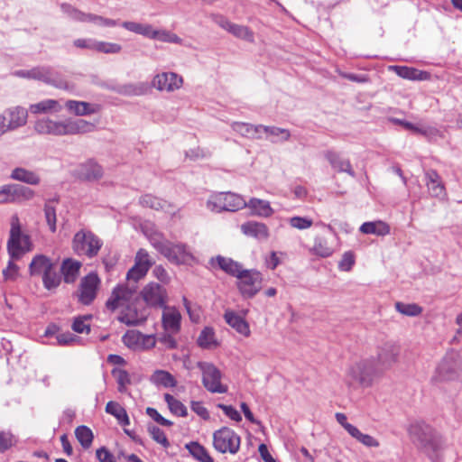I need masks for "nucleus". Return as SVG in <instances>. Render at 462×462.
I'll use <instances>...</instances> for the list:
<instances>
[{
  "label": "nucleus",
  "instance_id": "680f3d73",
  "mask_svg": "<svg viewBox=\"0 0 462 462\" xmlns=\"http://www.w3.org/2000/svg\"><path fill=\"white\" fill-rule=\"evenodd\" d=\"M14 203V184L0 187V204Z\"/></svg>",
  "mask_w": 462,
  "mask_h": 462
},
{
  "label": "nucleus",
  "instance_id": "4c0bfd02",
  "mask_svg": "<svg viewBox=\"0 0 462 462\" xmlns=\"http://www.w3.org/2000/svg\"><path fill=\"white\" fill-rule=\"evenodd\" d=\"M265 134V137L272 143H283L290 139L291 133L288 129L280 128L276 126H266L263 125L262 138Z\"/></svg>",
  "mask_w": 462,
  "mask_h": 462
},
{
  "label": "nucleus",
  "instance_id": "338daca9",
  "mask_svg": "<svg viewBox=\"0 0 462 462\" xmlns=\"http://www.w3.org/2000/svg\"><path fill=\"white\" fill-rule=\"evenodd\" d=\"M289 223L291 226L303 230L310 228L313 222L310 218L308 217H293L289 219Z\"/></svg>",
  "mask_w": 462,
  "mask_h": 462
},
{
  "label": "nucleus",
  "instance_id": "f03ea898",
  "mask_svg": "<svg viewBox=\"0 0 462 462\" xmlns=\"http://www.w3.org/2000/svg\"><path fill=\"white\" fill-rule=\"evenodd\" d=\"M143 233L149 238L152 245L171 263L191 264L196 261L192 253L184 245H173L165 240L162 234L157 231L144 229Z\"/></svg>",
  "mask_w": 462,
  "mask_h": 462
},
{
  "label": "nucleus",
  "instance_id": "09e8293b",
  "mask_svg": "<svg viewBox=\"0 0 462 462\" xmlns=\"http://www.w3.org/2000/svg\"><path fill=\"white\" fill-rule=\"evenodd\" d=\"M152 40H159L163 42L176 43L181 44L182 40L175 33L166 31V30H156L152 27Z\"/></svg>",
  "mask_w": 462,
  "mask_h": 462
},
{
  "label": "nucleus",
  "instance_id": "e2e57ef3",
  "mask_svg": "<svg viewBox=\"0 0 462 462\" xmlns=\"http://www.w3.org/2000/svg\"><path fill=\"white\" fill-rule=\"evenodd\" d=\"M90 316L78 317L74 319L72 324V329L77 333H88L90 330V325L88 320Z\"/></svg>",
  "mask_w": 462,
  "mask_h": 462
},
{
  "label": "nucleus",
  "instance_id": "6e6552de",
  "mask_svg": "<svg viewBox=\"0 0 462 462\" xmlns=\"http://www.w3.org/2000/svg\"><path fill=\"white\" fill-rule=\"evenodd\" d=\"M236 279L237 289L244 298L251 299L262 289L263 274L256 269H244Z\"/></svg>",
  "mask_w": 462,
  "mask_h": 462
},
{
  "label": "nucleus",
  "instance_id": "f257e3e1",
  "mask_svg": "<svg viewBox=\"0 0 462 462\" xmlns=\"http://www.w3.org/2000/svg\"><path fill=\"white\" fill-rule=\"evenodd\" d=\"M33 127L39 134L64 136L93 132L95 125L84 119L66 118L56 120L51 117H42L35 121Z\"/></svg>",
  "mask_w": 462,
  "mask_h": 462
},
{
  "label": "nucleus",
  "instance_id": "13d9d810",
  "mask_svg": "<svg viewBox=\"0 0 462 462\" xmlns=\"http://www.w3.org/2000/svg\"><path fill=\"white\" fill-rule=\"evenodd\" d=\"M122 50V46L116 42H103L97 40L96 51L105 54H116Z\"/></svg>",
  "mask_w": 462,
  "mask_h": 462
},
{
  "label": "nucleus",
  "instance_id": "c85d7f7f",
  "mask_svg": "<svg viewBox=\"0 0 462 462\" xmlns=\"http://www.w3.org/2000/svg\"><path fill=\"white\" fill-rule=\"evenodd\" d=\"M63 108V106L56 99H44L40 102L30 105L28 111L32 114H57Z\"/></svg>",
  "mask_w": 462,
  "mask_h": 462
},
{
  "label": "nucleus",
  "instance_id": "8fccbe9b",
  "mask_svg": "<svg viewBox=\"0 0 462 462\" xmlns=\"http://www.w3.org/2000/svg\"><path fill=\"white\" fill-rule=\"evenodd\" d=\"M350 430L352 432L349 435L364 446L367 448H378L380 446V442L375 438L361 432L356 427Z\"/></svg>",
  "mask_w": 462,
  "mask_h": 462
},
{
  "label": "nucleus",
  "instance_id": "6e6d98bb",
  "mask_svg": "<svg viewBox=\"0 0 462 462\" xmlns=\"http://www.w3.org/2000/svg\"><path fill=\"white\" fill-rule=\"evenodd\" d=\"M35 196L34 190L32 189L14 184V203H22L32 200Z\"/></svg>",
  "mask_w": 462,
  "mask_h": 462
},
{
  "label": "nucleus",
  "instance_id": "c756f323",
  "mask_svg": "<svg viewBox=\"0 0 462 462\" xmlns=\"http://www.w3.org/2000/svg\"><path fill=\"white\" fill-rule=\"evenodd\" d=\"M231 128L239 135L249 139H262L263 125H251L244 122H233Z\"/></svg>",
  "mask_w": 462,
  "mask_h": 462
},
{
  "label": "nucleus",
  "instance_id": "3c124183",
  "mask_svg": "<svg viewBox=\"0 0 462 462\" xmlns=\"http://www.w3.org/2000/svg\"><path fill=\"white\" fill-rule=\"evenodd\" d=\"M164 400L167 402L170 411L173 414H175L177 416H180V417L187 416L188 410H187L186 406L180 401L177 400L176 398H174L172 395H171L169 393H166L164 395Z\"/></svg>",
  "mask_w": 462,
  "mask_h": 462
},
{
  "label": "nucleus",
  "instance_id": "9b49d317",
  "mask_svg": "<svg viewBox=\"0 0 462 462\" xmlns=\"http://www.w3.org/2000/svg\"><path fill=\"white\" fill-rule=\"evenodd\" d=\"M184 79L173 71H162L155 74L151 81V87L160 92L174 93L182 88Z\"/></svg>",
  "mask_w": 462,
  "mask_h": 462
},
{
  "label": "nucleus",
  "instance_id": "a211bd4d",
  "mask_svg": "<svg viewBox=\"0 0 462 462\" xmlns=\"http://www.w3.org/2000/svg\"><path fill=\"white\" fill-rule=\"evenodd\" d=\"M124 344L133 350H149L155 346L154 335H144L137 330H129L123 336Z\"/></svg>",
  "mask_w": 462,
  "mask_h": 462
},
{
  "label": "nucleus",
  "instance_id": "864d4df0",
  "mask_svg": "<svg viewBox=\"0 0 462 462\" xmlns=\"http://www.w3.org/2000/svg\"><path fill=\"white\" fill-rule=\"evenodd\" d=\"M150 86L146 82H137L125 85L122 93L127 96H143L148 93Z\"/></svg>",
  "mask_w": 462,
  "mask_h": 462
},
{
  "label": "nucleus",
  "instance_id": "bf43d9fd",
  "mask_svg": "<svg viewBox=\"0 0 462 462\" xmlns=\"http://www.w3.org/2000/svg\"><path fill=\"white\" fill-rule=\"evenodd\" d=\"M112 374L118 383V391L120 393H125L127 385L131 383L129 374L125 370L114 369L112 371Z\"/></svg>",
  "mask_w": 462,
  "mask_h": 462
},
{
  "label": "nucleus",
  "instance_id": "1a4fd4ad",
  "mask_svg": "<svg viewBox=\"0 0 462 462\" xmlns=\"http://www.w3.org/2000/svg\"><path fill=\"white\" fill-rule=\"evenodd\" d=\"M197 367L202 373V383L208 392L213 393H225L227 392V386L221 383L222 374L214 364L198 362Z\"/></svg>",
  "mask_w": 462,
  "mask_h": 462
},
{
  "label": "nucleus",
  "instance_id": "49530a36",
  "mask_svg": "<svg viewBox=\"0 0 462 462\" xmlns=\"http://www.w3.org/2000/svg\"><path fill=\"white\" fill-rule=\"evenodd\" d=\"M62 12L71 20L79 23H89L91 20V14L89 13H84L79 11L70 5L63 4L61 5Z\"/></svg>",
  "mask_w": 462,
  "mask_h": 462
},
{
  "label": "nucleus",
  "instance_id": "c9c22d12",
  "mask_svg": "<svg viewBox=\"0 0 462 462\" xmlns=\"http://www.w3.org/2000/svg\"><path fill=\"white\" fill-rule=\"evenodd\" d=\"M390 69L394 71L399 77L410 80H426L429 74L426 71L419 70L406 66H391Z\"/></svg>",
  "mask_w": 462,
  "mask_h": 462
},
{
  "label": "nucleus",
  "instance_id": "0eeeda50",
  "mask_svg": "<svg viewBox=\"0 0 462 462\" xmlns=\"http://www.w3.org/2000/svg\"><path fill=\"white\" fill-rule=\"evenodd\" d=\"M103 243L91 231L81 229L72 239V249L78 255H86L89 258L96 256Z\"/></svg>",
  "mask_w": 462,
  "mask_h": 462
},
{
  "label": "nucleus",
  "instance_id": "f704fd0d",
  "mask_svg": "<svg viewBox=\"0 0 462 462\" xmlns=\"http://www.w3.org/2000/svg\"><path fill=\"white\" fill-rule=\"evenodd\" d=\"M245 208H248L253 215L262 217H268L273 214V209L269 201L260 199H251L246 202Z\"/></svg>",
  "mask_w": 462,
  "mask_h": 462
},
{
  "label": "nucleus",
  "instance_id": "bb28decb",
  "mask_svg": "<svg viewBox=\"0 0 462 462\" xmlns=\"http://www.w3.org/2000/svg\"><path fill=\"white\" fill-rule=\"evenodd\" d=\"M224 319L233 329L244 337H249L251 336L249 323L238 313L234 310H227L224 314Z\"/></svg>",
  "mask_w": 462,
  "mask_h": 462
},
{
  "label": "nucleus",
  "instance_id": "39448f33",
  "mask_svg": "<svg viewBox=\"0 0 462 462\" xmlns=\"http://www.w3.org/2000/svg\"><path fill=\"white\" fill-rule=\"evenodd\" d=\"M10 225L7 251L12 259H19L25 253L32 250V245L30 236L22 231L20 219L17 215L12 216Z\"/></svg>",
  "mask_w": 462,
  "mask_h": 462
},
{
  "label": "nucleus",
  "instance_id": "774afa93",
  "mask_svg": "<svg viewBox=\"0 0 462 462\" xmlns=\"http://www.w3.org/2000/svg\"><path fill=\"white\" fill-rule=\"evenodd\" d=\"M73 46L79 49L96 51L97 40L93 38H79L73 41Z\"/></svg>",
  "mask_w": 462,
  "mask_h": 462
},
{
  "label": "nucleus",
  "instance_id": "20e7f679",
  "mask_svg": "<svg viewBox=\"0 0 462 462\" xmlns=\"http://www.w3.org/2000/svg\"><path fill=\"white\" fill-rule=\"evenodd\" d=\"M380 374L373 358L362 359L350 365L345 374V382L350 387H370Z\"/></svg>",
  "mask_w": 462,
  "mask_h": 462
},
{
  "label": "nucleus",
  "instance_id": "0e129e2a",
  "mask_svg": "<svg viewBox=\"0 0 462 462\" xmlns=\"http://www.w3.org/2000/svg\"><path fill=\"white\" fill-rule=\"evenodd\" d=\"M13 260L14 259L11 258L6 268L3 270V276L5 281L14 282L19 277L20 268Z\"/></svg>",
  "mask_w": 462,
  "mask_h": 462
},
{
  "label": "nucleus",
  "instance_id": "79ce46f5",
  "mask_svg": "<svg viewBox=\"0 0 462 462\" xmlns=\"http://www.w3.org/2000/svg\"><path fill=\"white\" fill-rule=\"evenodd\" d=\"M150 381L158 386L172 388L177 385V381L169 372L165 370H156L150 378Z\"/></svg>",
  "mask_w": 462,
  "mask_h": 462
},
{
  "label": "nucleus",
  "instance_id": "4be33fe9",
  "mask_svg": "<svg viewBox=\"0 0 462 462\" xmlns=\"http://www.w3.org/2000/svg\"><path fill=\"white\" fill-rule=\"evenodd\" d=\"M162 325L167 335L178 334L181 325L180 312L175 307L165 306L162 308Z\"/></svg>",
  "mask_w": 462,
  "mask_h": 462
},
{
  "label": "nucleus",
  "instance_id": "393cba45",
  "mask_svg": "<svg viewBox=\"0 0 462 462\" xmlns=\"http://www.w3.org/2000/svg\"><path fill=\"white\" fill-rule=\"evenodd\" d=\"M11 131L26 125L28 110L23 106H12L2 112Z\"/></svg>",
  "mask_w": 462,
  "mask_h": 462
},
{
  "label": "nucleus",
  "instance_id": "ea45409f",
  "mask_svg": "<svg viewBox=\"0 0 462 462\" xmlns=\"http://www.w3.org/2000/svg\"><path fill=\"white\" fill-rule=\"evenodd\" d=\"M10 177L29 185H38L41 182V178L35 171L22 167L14 169Z\"/></svg>",
  "mask_w": 462,
  "mask_h": 462
},
{
  "label": "nucleus",
  "instance_id": "5fc2aeb1",
  "mask_svg": "<svg viewBox=\"0 0 462 462\" xmlns=\"http://www.w3.org/2000/svg\"><path fill=\"white\" fill-rule=\"evenodd\" d=\"M43 286L51 291L56 289L60 283V277L55 270V266L42 275Z\"/></svg>",
  "mask_w": 462,
  "mask_h": 462
},
{
  "label": "nucleus",
  "instance_id": "5701e85b",
  "mask_svg": "<svg viewBox=\"0 0 462 462\" xmlns=\"http://www.w3.org/2000/svg\"><path fill=\"white\" fill-rule=\"evenodd\" d=\"M104 171L97 162L89 160L81 163L75 171V176L84 181L95 182L103 178Z\"/></svg>",
  "mask_w": 462,
  "mask_h": 462
},
{
  "label": "nucleus",
  "instance_id": "a878e982",
  "mask_svg": "<svg viewBox=\"0 0 462 462\" xmlns=\"http://www.w3.org/2000/svg\"><path fill=\"white\" fill-rule=\"evenodd\" d=\"M240 229L245 236L259 241H266L270 236L268 226L261 222L247 221L241 225Z\"/></svg>",
  "mask_w": 462,
  "mask_h": 462
},
{
  "label": "nucleus",
  "instance_id": "cd10ccee",
  "mask_svg": "<svg viewBox=\"0 0 462 462\" xmlns=\"http://www.w3.org/2000/svg\"><path fill=\"white\" fill-rule=\"evenodd\" d=\"M65 106L70 113L78 116L96 114L100 110V106L97 104L77 100H68Z\"/></svg>",
  "mask_w": 462,
  "mask_h": 462
},
{
  "label": "nucleus",
  "instance_id": "de8ad7c7",
  "mask_svg": "<svg viewBox=\"0 0 462 462\" xmlns=\"http://www.w3.org/2000/svg\"><path fill=\"white\" fill-rule=\"evenodd\" d=\"M122 26L127 31L133 32L134 33L151 39V34L152 31V26L151 24L135 22H124L122 23Z\"/></svg>",
  "mask_w": 462,
  "mask_h": 462
},
{
  "label": "nucleus",
  "instance_id": "603ef678",
  "mask_svg": "<svg viewBox=\"0 0 462 462\" xmlns=\"http://www.w3.org/2000/svg\"><path fill=\"white\" fill-rule=\"evenodd\" d=\"M395 310L408 317H417L421 314L422 308L416 303H404V302H396Z\"/></svg>",
  "mask_w": 462,
  "mask_h": 462
},
{
  "label": "nucleus",
  "instance_id": "473e14b6",
  "mask_svg": "<svg viewBox=\"0 0 462 462\" xmlns=\"http://www.w3.org/2000/svg\"><path fill=\"white\" fill-rule=\"evenodd\" d=\"M426 185L432 197L442 198L445 196V187L441 182L439 175L435 171L426 172Z\"/></svg>",
  "mask_w": 462,
  "mask_h": 462
},
{
  "label": "nucleus",
  "instance_id": "9d476101",
  "mask_svg": "<svg viewBox=\"0 0 462 462\" xmlns=\"http://www.w3.org/2000/svg\"><path fill=\"white\" fill-rule=\"evenodd\" d=\"M240 437L229 428L224 427L215 431L213 434L214 447L221 453H237L240 448Z\"/></svg>",
  "mask_w": 462,
  "mask_h": 462
},
{
  "label": "nucleus",
  "instance_id": "b1692460",
  "mask_svg": "<svg viewBox=\"0 0 462 462\" xmlns=\"http://www.w3.org/2000/svg\"><path fill=\"white\" fill-rule=\"evenodd\" d=\"M140 203L143 207L150 208L157 211L161 210L171 217H175L180 210L175 204L151 194L142 196Z\"/></svg>",
  "mask_w": 462,
  "mask_h": 462
},
{
  "label": "nucleus",
  "instance_id": "69168bd1",
  "mask_svg": "<svg viewBox=\"0 0 462 462\" xmlns=\"http://www.w3.org/2000/svg\"><path fill=\"white\" fill-rule=\"evenodd\" d=\"M44 215L50 230L54 233L56 231L57 222L56 210L54 207L50 204H46L44 207Z\"/></svg>",
  "mask_w": 462,
  "mask_h": 462
},
{
  "label": "nucleus",
  "instance_id": "412c9836",
  "mask_svg": "<svg viewBox=\"0 0 462 462\" xmlns=\"http://www.w3.org/2000/svg\"><path fill=\"white\" fill-rule=\"evenodd\" d=\"M15 75L21 78L32 79L53 85L57 88H64V84L56 79V75L47 68H33L31 69H20Z\"/></svg>",
  "mask_w": 462,
  "mask_h": 462
},
{
  "label": "nucleus",
  "instance_id": "a18cd8bd",
  "mask_svg": "<svg viewBox=\"0 0 462 462\" xmlns=\"http://www.w3.org/2000/svg\"><path fill=\"white\" fill-rule=\"evenodd\" d=\"M186 448L192 457L199 462H214L208 450L198 442H190L186 445Z\"/></svg>",
  "mask_w": 462,
  "mask_h": 462
},
{
  "label": "nucleus",
  "instance_id": "f8f14e48",
  "mask_svg": "<svg viewBox=\"0 0 462 462\" xmlns=\"http://www.w3.org/2000/svg\"><path fill=\"white\" fill-rule=\"evenodd\" d=\"M136 298L135 290L120 284L115 287L106 301V309L111 312L123 310Z\"/></svg>",
  "mask_w": 462,
  "mask_h": 462
},
{
  "label": "nucleus",
  "instance_id": "4468645a",
  "mask_svg": "<svg viewBox=\"0 0 462 462\" xmlns=\"http://www.w3.org/2000/svg\"><path fill=\"white\" fill-rule=\"evenodd\" d=\"M460 368L461 362L459 360V355L455 352L448 353L436 367L432 380L434 382H442L452 379Z\"/></svg>",
  "mask_w": 462,
  "mask_h": 462
},
{
  "label": "nucleus",
  "instance_id": "37998d69",
  "mask_svg": "<svg viewBox=\"0 0 462 462\" xmlns=\"http://www.w3.org/2000/svg\"><path fill=\"white\" fill-rule=\"evenodd\" d=\"M197 342L200 347L206 349L216 348L218 346L215 331L209 327H206L201 330Z\"/></svg>",
  "mask_w": 462,
  "mask_h": 462
},
{
  "label": "nucleus",
  "instance_id": "7ed1b4c3",
  "mask_svg": "<svg viewBox=\"0 0 462 462\" xmlns=\"http://www.w3.org/2000/svg\"><path fill=\"white\" fill-rule=\"evenodd\" d=\"M412 442L433 458L444 446V440L433 428L424 422H415L409 428Z\"/></svg>",
  "mask_w": 462,
  "mask_h": 462
},
{
  "label": "nucleus",
  "instance_id": "052dcab7",
  "mask_svg": "<svg viewBox=\"0 0 462 462\" xmlns=\"http://www.w3.org/2000/svg\"><path fill=\"white\" fill-rule=\"evenodd\" d=\"M148 432L154 441L161 444L164 448H168L170 446V442L165 435V433L157 426L150 425L148 426Z\"/></svg>",
  "mask_w": 462,
  "mask_h": 462
},
{
  "label": "nucleus",
  "instance_id": "4d7b16f0",
  "mask_svg": "<svg viewBox=\"0 0 462 462\" xmlns=\"http://www.w3.org/2000/svg\"><path fill=\"white\" fill-rule=\"evenodd\" d=\"M77 439L83 448H89L93 441V433L90 429L86 426H79L75 430Z\"/></svg>",
  "mask_w": 462,
  "mask_h": 462
},
{
  "label": "nucleus",
  "instance_id": "423d86ee",
  "mask_svg": "<svg viewBox=\"0 0 462 462\" xmlns=\"http://www.w3.org/2000/svg\"><path fill=\"white\" fill-rule=\"evenodd\" d=\"M245 199L238 194L221 192L211 195L207 200L206 207L211 212L237 211L245 208Z\"/></svg>",
  "mask_w": 462,
  "mask_h": 462
},
{
  "label": "nucleus",
  "instance_id": "f3484780",
  "mask_svg": "<svg viewBox=\"0 0 462 462\" xmlns=\"http://www.w3.org/2000/svg\"><path fill=\"white\" fill-rule=\"evenodd\" d=\"M400 352L399 344L394 341H386L378 346L375 362L383 368L389 369L398 362Z\"/></svg>",
  "mask_w": 462,
  "mask_h": 462
},
{
  "label": "nucleus",
  "instance_id": "c03bdc74",
  "mask_svg": "<svg viewBox=\"0 0 462 462\" xmlns=\"http://www.w3.org/2000/svg\"><path fill=\"white\" fill-rule=\"evenodd\" d=\"M106 411L117 419L120 424L129 425L130 420L126 411L118 402H108L106 406Z\"/></svg>",
  "mask_w": 462,
  "mask_h": 462
},
{
  "label": "nucleus",
  "instance_id": "2eb2a0df",
  "mask_svg": "<svg viewBox=\"0 0 462 462\" xmlns=\"http://www.w3.org/2000/svg\"><path fill=\"white\" fill-rule=\"evenodd\" d=\"M149 316L147 307L143 306L137 297L127 307L123 309L118 318L119 321L127 326H137L144 322Z\"/></svg>",
  "mask_w": 462,
  "mask_h": 462
},
{
  "label": "nucleus",
  "instance_id": "72a5a7b5",
  "mask_svg": "<svg viewBox=\"0 0 462 462\" xmlns=\"http://www.w3.org/2000/svg\"><path fill=\"white\" fill-rule=\"evenodd\" d=\"M360 232L365 235L384 236L390 233V226L382 220L365 222L359 228Z\"/></svg>",
  "mask_w": 462,
  "mask_h": 462
},
{
  "label": "nucleus",
  "instance_id": "2f4dec72",
  "mask_svg": "<svg viewBox=\"0 0 462 462\" xmlns=\"http://www.w3.org/2000/svg\"><path fill=\"white\" fill-rule=\"evenodd\" d=\"M53 266L54 263L49 257L43 254H37L32 258L29 265V272L32 276H42L46 272L50 271V269Z\"/></svg>",
  "mask_w": 462,
  "mask_h": 462
},
{
  "label": "nucleus",
  "instance_id": "58836bf2",
  "mask_svg": "<svg viewBox=\"0 0 462 462\" xmlns=\"http://www.w3.org/2000/svg\"><path fill=\"white\" fill-rule=\"evenodd\" d=\"M80 268L81 263L79 261L70 258L64 260L61 264V273L65 282H74L79 275Z\"/></svg>",
  "mask_w": 462,
  "mask_h": 462
},
{
  "label": "nucleus",
  "instance_id": "ddd939ff",
  "mask_svg": "<svg viewBox=\"0 0 462 462\" xmlns=\"http://www.w3.org/2000/svg\"><path fill=\"white\" fill-rule=\"evenodd\" d=\"M101 280L96 273H90L83 277L78 289L79 301L84 305H89L97 298L100 289Z\"/></svg>",
  "mask_w": 462,
  "mask_h": 462
},
{
  "label": "nucleus",
  "instance_id": "aec40b11",
  "mask_svg": "<svg viewBox=\"0 0 462 462\" xmlns=\"http://www.w3.org/2000/svg\"><path fill=\"white\" fill-rule=\"evenodd\" d=\"M152 264L153 261L147 251L140 249L135 255L134 265L127 272V280L138 282L146 275Z\"/></svg>",
  "mask_w": 462,
  "mask_h": 462
},
{
  "label": "nucleus",
  "instance_id": "e433bc0d",
  "mask_svg": "<svg viewBox=\"0 0 462 462\" xmlns=\"http://www.w3.org/2000/svg\"><path fill=\"white\" fill-rule=\"evenodd\" d=\"M325 157L336 171L339 172H346L351 176L355 175L349 161L342 158L338 153L328 151L326 152Z\"/></svg>",
  "mask_w": 462,
  "mask_h": 462
},
{
  "label": "nucleus",
  "instance_id": "a19ab883",
  "mask_svg": "<svg viewBox=\"0 0 462 462\" xmlns=\"http://www.w3.org/2000/svg\"><path fill=\"white\" fill-rule=\"evenodd\" d=\"M310 252L317 256L327 258L333 254L334 248L324 236H317Z\"/></svg>",
  "mask_w": 462,
  "mask_h": 462
},
{
  "label": "nucleus",
  "instance_id": "7c9ffc66",
  "mask_svg": "<svg viewBox=\"0 0 462 462\" xmlns=\"http://www.w3.org/2000/svg\"><path fill=\"white\" fill-rule=\"evenodd\" d=\"M212 264H217V266L223 270L227 274L237 278V276L244 270L243 266L234 261L231 258L224 257V256H217L215 259L211 260Z\"/></svg>",
  "mask_w": 462,
  "mask_h": 462
},
{
  "label": "nucleus",
  "instance_id": "dca6fc26",
  "mask_svg": "<svg viewBox=\"0 0 462 462\" xmlns=\"http://www.w3.org/2000/svg\"><path fill=\"white\" fill-rule=\"evenodd\" d=\"M141 296L147 307L164 308L168 300L167 290L156 282H149L141 291Z\"/></svg>",
  "mask_w": 462,
  "mask_h": 462
},
{
  "label": "nucleus",
  "instance_id": "6ab92c4d",
  "mask_svg": "<svg viewBox=\"0 0 462 462\" xmlns=\"http://www.w3.org/2000/svg\"><path fill=\"white\" fill-rule=\"evenodd\" d=\"M214 22L222 29L231 33L237 39L253 43L254 42V33L247 26L232 23L227 18L217 15L214 18Z\"/></svg>",
  "mask_w": 462,
  "mask_h": 462
}]
</instances>
